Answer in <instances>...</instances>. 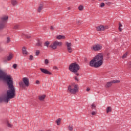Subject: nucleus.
Instances as JSON below:
<instances>
[{"mask_svg":"<svg viewBox=\"0 0 131 131\" xmlns=\"http://www.w3.org/2000/svg\"><path fill=\"white\" fill-rule=\"evenodd\" d=\"M9 90L7 91L6 95L4 98L0 97V103L5 102L8 103L11 99H14L16 97V89L15 87H8Z\"/></svg>","mask_w":131,"mask_h":131,"instance_id":"f257e3e1","label":"nucleus"},{"mask_svg":"<svg viewBox=\"0 0 131 131\" xmlns=\"http://www.w3.org/2000/svg\"><path fill=\"white\" fill-rule=\"evenodd\" d=\"M104 56L101 53L98 54L95 57L90 61V66L91 67H94L95 68H98L103 65V62L104 61Z\"/></svg>","mask_w":131,"mask_h":131,"instance_id":"f03ea898","label":"nucleus"},{"mask_svg":"<svg viewBox=\"0 0 131 131\" xmlns=\"http://www.w3.org/2000/svg\"><path fill=\"white\" fill-rule=\"evenodd\" d=\"M0 79H3V81L7 84L8 87H15L11 75H8L1 69H0Z\"/></svg>","mask_w":131,"mask_h":131,"instance_id":"7ed1b4c3","label":"nucleus"},{"mask_svg":"<svg viewBox=\"0 0 131 131\" xmlns=\"http://www.w3.org/2000/svg\"><path fill=\"white\" fill-rule=\"evenodd\" d=\"M79 69H80V67H79V64H77L76 62L71 63L69 67V70L73 73H76Z\"/></svg>","mask_w":131,"mask_h":131,"instance_id":"20e7f679","label":"nucleus"},{"mask_svg":"<svg viewBox=\"0 0 131 131\" xmlns=\"http://www.w3.org/2000/svg\"><path fill=\"white\" fill-rule=\"evenodd\" d=\"M8 19H9V17L7 16H5L1 18L0 30H3V29H4V28H6V25L7 24Z\"/></svg>","mask_w":131,"mask_h":131,"instance_id":"39448f33","label":"nucleus"},{"mask_svg":"<svg viewBox=\"0 0 131 131\" xmlns=\"http://www.w3.org/2000/svg\"><path fill=\"white\" fill-rule=\"evenodd\" d=\"M19 85L20 88H25L26 86H29V79L27 77H24L23 78V82H19Z\"/></svg>","mask_w":131,"mask_h":131,"instance_id":"423d86ee","label":"nucleus"},{"mask_svg":"<svg viewBox=\"0 0 131 131\" xmlns=\"http://www.w3.org/2000/svg\"><path fill=\"white\" fill-rule=\"evenodd\" d=\"M74 88V89H72L71 88V85H70L68 88V91L70 92L71 94H76V93H77V92H78V90H79L78 85V84L75 85Z\"/></svg>","mask_w":131,"mask_h":131,"instance_id":"0eeeda50","label":"nucleus"},{"mask_svg":"<svg viewBox=\"0 0 131 131\" xmlns=\"http://www.w3.org/2000/svg\"><path fill=\"white\" fill-rule=\"evenodd\" d=\"M62 45V42H59L56 40L53 42V45L49 46V47L53 49V50H56L58 47H61Z\"/></svg>","mask_w":131,"mask_h":131,"instance_id":"6e6552de","label":"nucleus"},{"mask_svg":"<svg viewBox=\"0 0 131 131\" xmlns=\"http://www.w3.org/2000/svg\"><path fill=\"white\" fill-rule=\"evenodd\" d=\"M66 45L67 46V50L69 53H72V48H71L72 44L71 43V42H69L67 41L66 42Z\"/></svg>","mask_w":131,"mask_h":131,"instance_id":"1a4fd4ad","label":"nucleus"},{"mask_svg":"<svg viewBox=\"0 0 131 131\" xmlns=\"http://www.w3.org/2000/svg\"><path fill=\"white\" fill-rule=\"evenodd\" d=\"M92 49L93 51L97 52V51H100V50H102V46L99 44H97V45L93 46Z\"/></svg>","mask_w":131,"mask_h":131,"instance_id":"9d476101","label":"nucleus"},{"mask_svg":"<svg viewBox=\"0 0 131 131\" xmlns=\"http://www.w3.org/2000/svg\"><path fill=\"white\" fill-rule=\"evenodd\" d=\"M40 70L42 73H44V74H48V75H52L53 74L49 71L47 69L40 68Z\"/></svg>","mask_w":131,"mask_h":131,"instance_id":"9b49d317","label":"nucleus"},{"mask_svg":"<svg viewBox=\"0 0 131 131\" xmlns=\"http://www.w3.org/2000/svg\"><path fill=\"white\" fill-rule=\"evenodd\" d=\"M97 31H104L105 30V26L103 25H100L96 27Z\"/></svg>","mask_w":131,"mask_h":131,"instance_id":"f8f14e48","label":"nucleus"},{"mask_svg":"<svg viewBox=\"0 0 131 131\" xmlns=\"http://www.w3.org/2000/svg\"><path fill=\"white\" fill-rule=\"evenodd\" d=\"M22 51H23V54L25 56H27L28 52H27V50H26V48H25V47H23Z\"/></svg>","mask_w":131,"mask_h":131,"instance_id":"ddd939ff","label":"nucleus"},{"mask_svg":"<svg viewBox=\"0 0 131 131\" xmlns=\"http://www.w3.org/2000/svg\"><path fill=\"white\" fill-rule=\"evenodd\" d=\"M42 41H41L40 40H38L36 44V46L37 47H42Z\"/></svg>","mask_w":131,"mask_h":131,"instance_id":"4468645a","label":"nucleus"},{"mask_svg":"<svg viewBox=\"0 0 131 131\" xmlns=\"http://www.w3.org/2000/svg\"><path fill=\"white\" fill-rule=\"evenodd\" d=\"M57 39H65V36L59 35L56 37Z\"/></svg>","mask_w":131,"mask_h":131,"instance_id":"2eb2a0df","label":"nucleus"},{"mask_svg":"<svg viewBox=\"0 0 131 131\" xmlns=\"http://www.w3.org/2000/svg\"><path fill=\"white\" fill-rule=\"evenodd\" d=\"M12 59H13V54H12V53H10L7 57V61H11Z\"/></svg>","mask_w":131,"mask_h":131,"instance_id":"dca6fc26","label":"nucleus"},{"mask_svg":"<svg viewBox=\"0 0 131 131\" xmlns=\"http://www.w3.org/2000/svg\"><path fill=\"white\" fill-rule=\"evenodd\" d=\"M46 99V95H43L42 96H39V100L40 101H43Z\"/></svg>","mask_w":131,"mask_h":131,"instance_id":"f3484780","label":"nucleus"},{"mask_svg":"<svg viewBox=\"0 0 131 131\" xmlns=\"http://www.w3.org/2000/svg\"><path fill=\"white\" fill-rule=\"evenodd\" d=\"M18 2L16 0H11V5L12 6H17Z\"/></svg>","mask_w":131,"mask_h":131,"instance_id":"a211bd4d","label":"nucleus"},{"mask_svg":"<svg viewBox=\"0 0 131 131\" xmlns=\"http://www.w3.org/2000/svg\"><path fill=\"white\" fill-rule=\"evenodd\" d=\"M112 82L110 81V82H107L106 83V84L105 85V88H110V86H111V85H112Z\"/></svg>","mask_w":131,"mask_h":131,"instance_id":"6ab92c4d","label":"nucleus"},{"mask_svg":"<svg viewBox=\"0 0 131 131\" xmlns=\"http://www.w3.org/2000/svg\"><path fill=\"white\" fill-rule=\"evenodd\" d=\"M43 7V6L42 5V4H40V6L38 8V12H41V10H42Z\"/></svg>","mask_w":131,"mask_h":131,"instance_id":"aec40b11","label":"nucleus"},{"mask_svg":"<svg viewBox=\"0 0 131 131\" xmlns=\"http://www.w3.org/2000/svg\"><path fill=\"white\" fill-rule=\"evenodd\" d=\"M111 111H112V108H111V107H107L106 108V113H109V112H111Z\"/></svg>","mask_w":131,"mask_h":131,"instance_id":"412c9836","label":"nucleus"},{"mask_svg":"<svg viewBox=\"0 0 131 131\" xmlns=\"http://www.w3.org/2000/svg\"><path fill=\"white\" fill-rule=\"evenodd\" d=\"M120 82V80H114L113 81H112V83L113 84V83H118Z\"/></svg>","mask_w":131,"mask_h":131,"instance_id":"4be33fe9","label":"nucleus"},{"mask_svg":"<svg viewBox=\"0 0 131 131\" xmlns=\"http://www.w3.org/2000/svg\"><path fill=\"white\" fill-rule=\"evenodd\" d=\"M56 122L57 125H59L61 122V118H58V119H57Z\"/></svg>","mask_w":131,"mask_h":131,"instance_id":"5701e85b","label":"nucleus"},{"mask_svg":"<svg viewBox=\"0 0 131 131\" xmlns=\"http://www.w3.org/2000/svg\"><path fill=\"white\" fill-rule=\"evenodd\" d=\"M120 27H122V25H121V23H119V31L121 32L122 31V29H121V28Z\"/></svg>","mask_w":131,"mask_h":131,"instance_id":"b1692460","label":"nucleus"},{"mask_svg":"<svg viewBox=\"0 0 131 131\" xmlns=\"http://www.w3.org/2000/svg\"><path fill=\"white\" fill-rule=\"evenodd\" d=\"M50 45V41H47L45 42L44 46L45 47H47V48H49V45Z\"/></svg>","mask_w":131,"mask_h":131,"instance_id":"393cba45","label":"nucleus"},{"mask_svg":"<svg viewBox=\"0 0 131 131\" xmlns=\"http://www.w3.org/2000/svg\"><path fill=\"white\" fill-rule=\"evenodd\" d=\"M91 109L92 110H94V109H95V110H96V105H95V104L93 103L91 105Z\"/></svg>","mask_w":131,"mask_h":131,"instance_id":"a878e982","label":"nucleus"},{"mask_svg":"<svg viewBox=\"0 0 131 131\" xmlns=\"http://www.w3.org/2000/svg\"><path fill=\"white\" fill-rule=\"evenodd\" d=\"M7 125L8 127H12V126H13V125H12L11 123H10V122H9V121L7 122Z\"/></svg>","mask_w":131,"mask_h":131,"instance_id":"bb28decb","label":"nucleus"},{"mask_svg":"<svg viewBox=\"0 0 131 131\" xmlns=\"http://www.w3.org/2000/svg\"><path fill=\"white\" fill-rule=\"evenodd\" d=\"M78 9H79V11H82V10H83V6L82 5H80L78 7Z\"/></svg>","mask_w":131,"mask_h":131,"instance_id":"cd10ccee","label":"nucleus"},{"mask_svg":"<svg viewBox=\"0 0 131 131\" xmlns=\"http://www.w3.org/2000/svg\"><path fill=\"white\" fill-rule=\"evenodd\" d=\"M19 26L18 25H15L13 27V29H19Z\"/></svg>","mask_w":131,"mask_h":131,"instance_id":"c85d7f7f","label":"nucleus"},{"mask_svg":"<svg viewBox=\"0 0 131 131\" xmlns=\"http://www.w3.org/2000/svg\"><path fill=\"white\" fill-rule=\"evenodd\" d=\"M126 56H127V53H125L124 54H123L122 58L124 59V58H126Z\"/></svg>","mask_w":131,"mask_h":131,"instance_id":"c756f323","label":"nucleus"},{"mask_svg":"<svg viewBox=\"0 0 131 131\" xmlns=\"http://www.w3.org/2000/svg\"><path fill=\"white\" fill-rule=\"evenodd\" d=\"M40 53V52H39V50H36V56H38V55H39V54Z\"/></svg>","mask_w":131,"mask_h":131,"instance_id":"7c9ffc66","label":"nucleus"},{"mask_svg":"<svg viewBox=\"0 0 131 131\" xmlns=\"http://www.w3.org/2000/svg\"><path fill=\"white\" fill-rule=\"evenodd\" d=\"M45 64H46V65H48L49 64V60L48 59H45Z\"/></svg>","mask_w":131,"mask_h":131,"instance_id":"2f4dec72","label":"nucleus"},{"mask_svg":"<svg viewBox=\"0 0 131 131\" xmlns=\"http://www.w3.org/2000/svg\"><path fill=\"white\" fill-rule=\"evenodd\" d=\"M100 7V8H103V7H105V3H101Z\"/></svg>","mask_w":131,"mask_h":131,"instance_id":"473e14b6","label":"nucleus"},{"mask_svg":"<svg viewBox=\"0 0 131 131\" xmlns=\"http://www.w3.org/2000/svg\"><path fill=\"white\" fill-rule=\"evenodd\" d=\"M29 60H30L31 61L33 60V55H30V58H29Z\"/></svg>","mask_w":131,"mask_h":131,"instance_id":"72a5a7b5","label":"nucleus"},{"mask_svg":"<svg viewBox=\"0 0 131 131\" xmlns=\"http://www.w3.org/2000/svg\"><path fill=\"white\" fill-rule=\"evenodd\" d=\"M17 64L16 63H14L13 65V68H14V69H16V68H17Z\"/></svg>","mask_w":131,"mask_h":131,"instance_id":"f704fd0d","label":"nucleus"},{"mask_svg":"<svg viewBox=\"0 0 131 131\" xmlns=\"http://www.w3.org/2000/svg\"><path fill=\"white\" fill-rule=\"evenodd\" d=\"M91 114L92 115H96L97 114V112L93 111Z\"/></svg>","mask_w":131,"mask_h":131,"instance_id":"c9c22d12","label":"nucleus"},{"mask_svg":"<svg viewBox=\"0 0 131 131\" xmlns=\"http://www.w3.org/2000/svg\"><path fill=\"white\" fill-rule=\"evenodd\" d=\"M26 37V38H30L31 37V36L28 35H24Z\"/></svg>","mask_w":131,"mask_h":131,"instance_id":"e433bc0d","label":"nucleus"},{"mask_svg":"<svg viewBox=\"0 0 131 131\" xmlns=\"http://www.w3.org/2000/svg\"><path fill=\"white\" fill-rule=\"evenodd\" d=\"M10 41H11V39H10V37H7V43H9Z\"/></svg>","mask_w":131,"mask_h":131,"instance_id":"4c0bfd02","label":"nucleus"},{"mask_svg":"<svg viewBox=\"0 0 131 131\" xmlns=\"http://www.w3.org/2000/svg\"><path fill=\"white\" fill-rule=\"evenodd\" d=\"M105 4L107 5V6H110V5H111V3L109 2H106L105 3Z\"/></svg>","mask_w":131,"mask_h":131,"instance_id":"58836bf2","label":"nucleus"},{"mask_svg":"<svg viewBox=\"0 0 131 131\" xmlns=\"http://www.w3.org/2000/svg\"><path fill=\"white\" fill-rule=\"evenodd\" d=\"M4 52V48L0 46V52Z\"/></svg>","mask_w":131,"mask_h":131,"instance_id":"ea45409f","label":"nucleus"},{"mask_svg":"<svg viewBox=\"0 0 131 131\" xmlns=\"http://www.w3.org/2000/svg\"><path fill=\"white\" fill-rule=\"evenodd\" d=\"M69 130H73V128H72V127H71V126H69Z\"/></svg>","mask_w":131,"mask_h":131,"instance_id":"a19ab883","label":"nucleus"},{"mask_svg":"<svg viewBox=\"0 0 131 131\" xmlns=\"http://www.w3.org/2000/svg\"><path fill=\"white\" fill-rule=\"evenodd\" d=\"M75 80H76V81H79V80L78 79V78H77V77L76 76L75 77Z\"/></svg>","mask_w":131,"mask_h":131,"instance_id":"79ce46f5","label":"nucleus"},{"mask_svg":"<svg viewBox=\"0 0 131 131\" xmlns=\"http://www.w3.org/2000/svg\"><path fill=\"white\" fill-rule=\"evenodd\" d=\"M36 83L37 84H39V81L38 80H36Z\"/></svg>","mask_w":131,"mask_h":131,"instance_id":"37998d69","label":"nucleus"},{"mask_svg":"<svg viewBox=\"0 0 131 131\" xmlns=\"http://www.w3.org/2000/svg\"><path fill=\"white\" fill-rule=\"evenodd\" d=\"M109 28V27H108V26H106L105 27H104V30L105 29H108Z\"/></svg>","mask_w":131,"mask_h":131,"instance_id":"c03bdc74","label":"nucleus"},{"mask_svg":"<svg viewBox=\"0 0 131 131\" xmlns=\"http://www.w3.org/2000/svg\"><path fill=\"white\" fill-rule=\"evenodd\" d=\"M50 29H51V30H54V27L51 26L50 27Z\"/></svg>","mask_w":131,"mask_h":131,"instance_id":"a18cd8bd","label":"nucleus"},{"mask_svg":"<svg viewBox=\"0 0 131 131\" xmlns=\"http://www.w3.org/2000/svg\"><path fill=\"white\" fill-rule=\"evenodd\" d=\"M75 74H76V75H77V76H78V75H79V73H77V72L76 73H74Z\"/></svg>","mask_w":131,"mask_h":131,"instance_id":"49530a36","label":"nucleus"},{"mask_svg":"<svg viewBox=\"0 0 131 131\" xmlns=\"http://www.w3.org/2000/svg\"><path fill=\"white\" fill-rule=\"evenodd\" d=\"M90 90H91V89H90L89 88H87L86 89V92H90Z\"/></svg>","mask_w":131,"mask_h":131,"instance_id":"de8ad7c7","label":"nucleus"},{"mask_svg":"<svg viewBox=\"0 0 131 131\" xmlns=\"http://www.w3.org/2000/svg\"><path fill=\"white\" fill-rule=\"evenodd\" d=\"M53 69L58 70V68L57 67H54Z\"/></svg>","mask_w":131,"mask_h":131,"instance_id":"09e8293b","label":"nucleus"},{"mask_svg":"<svg viewBox=\"0 0 131 131\" xmlns=\"http://www.w3.org/2000/svg\"><path fill=\"white\" fill-rule=\"evenodd\" d=\"M129 65L131 66V61L129 62Z\"/></svg>","mask_w":131,"mask_h":131,"instance_id":"8fccbe9b","label":"nucleus"},{"mask_svg":"<svg viewBox=\"0 0 131 131\" xmlns=\"http://www.w3.org/2000/svg\"><path fill=\"white\" fill-rule=\"evenodd\" d=\"M68 10H71L70 7H68Z\"/></svg>","mask_w":131,"mask_h":131,"instance_id":"3c124183","label":"nucleus"},{"mask_svg":"<svg viewBox=\"0 0 131 131\" xmlns=\"http://www.w3.org/2000/svg\"><path fill=\"white\" fill-rule=\"evenodd\" d=\"M77 24H78V23H79V21H78L77 22Z\"/></svg>","mask_w":131,"mask_h":131,"instance_id":"603ef678","label":"nucleus"},{"mask_svg":"<svg viewBox=\"0 0 131 131\" xmlns=\"http://www.w3.org/2000/svg\"><path fill=\"white\" fill-rule=\"evenodd\" d=\"M105 1H107V0H104Z\"/></svg>","mask_w":131,"mask_h":131,"instance_id":"864d4df0","label":"nucleus"},{"mask_svg":"<svg viewBox=\"0 0 131 131\" xmlns=\"http://www.w3.org/2000/svg\"><path fill=\"white\" fill-rule=\"evenodd\" d=\"M98 1H101V0H98Z\"/></svg>","mask_w":131,"mask_h":131,"instance_id":"5fc2aeb1","label":"nucleus"}]
</instances>
